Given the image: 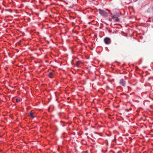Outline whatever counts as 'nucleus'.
<instances>
[{"mask_svg": "<svg viewBox=\"0 0 153 153\" xmlns=\"http://www.w3.org/2000/svg\"><path fill=\"white\" fill-rule=\"evenodd\" d=\"M111 16L112 19L114 20L116 22H118L119 21V19L117 17H116L114 15L111 14Z\"/></svg>", "mask_w": 153, "mask_h": 153, "instance_id": "4", "label": "nucleus"}, {"mask_svg": "<svg viewBox=\"0 0 153 153\" xmlns=\"http://www.w3.org/2000/svg\"><path fill=\"white\" fill-rule=\"evenodd\" d=\"M16 101L17 102H18L20 101V100L19 98H18V99H16Z\"/></svg>", "mask_w": 153, "mask_h": 153, "instance_id": "7", "label": "nucleus"}, {"mask_svg": "<svg viewBox=\"0 0 153 153\" xmlns=\"http://www.w3.org/2000/svg\"><path fill=\"white\" fill-rule=\"evenodd\" d=\"M100 14L102 16L106 17L108 16V14L104 10L100 9L99 10Z\"/></svg>", "mask_w": 153, "mask_h": 153, "instance_id": "1", "label": "nucleus"}, {"mask_svg": "<svg viewBox=\"0 0 153 153\" xmlns=\"http://www.w3.org/2000/svg\"><path fill=\"white\" fill-rule=\"evenodd\" d=\"M30 116L32 118H33L34 117V116H33V113L31 112L30 114Z\"/></svg>", "mask_w": 153, "mask_h": 153, "instance_id": "6", "label": "nucleus"}, {"mask_svg": "<svg viewBox=\"0 0 153 153\" xmlns=\"http://www.w3.org/2000/svg\"><path fill=\"white\" fill-rule=\"evenodd\" d=\"M120 84L123 86H124L126 84L125 81L123 79H122L120 80L119 82Z\"/></svg>", "mask_w": 153, "mask_h": 153, "instance_id": "3", "label": "nucleus"}, {"mask_svg": "<svg viewBox=\"0 0 153 153\" xmlns=\"http://www.w3.org/2000/svg\"><path fill=\"white\" fill-rule=\"evenodd\" d=\"M79 64H80L79 62H76V65L77 66H78L79 65Z\"/></svg>", "mask_w": 153, "mask_h": 153, "instance_id": "8", "label": "nucleus"}, {"mask_svg": "<svg viewBox=\"0 0 153 153\" xmlns=\"http://www.w3.org/2000/svg\"><path fill=\"white\" fill-rule=\"evenodd\" d=\"M104 41L105 43L107 44H109L111 42V40L109 38L106 37L104 39Z\"/></svg>", "mask_w": 153, "mask_h": 153, "instance_id": "2", "label": "nucleus"}, {"mask_svg": "<svg viewBox=\"0 0 153 153\" xmlns=\"http://www.w3.org/2000/svg\"><path fill=\"white\" fill-rule=\"evenodd\" d=\"M53 74L52 72H50L48 74V76L50 78H53Z\"/></svg>", "mask_w": 153, "mask_h": 153, "instance_id": "5", "label": "nucleus"}]
</instances>
